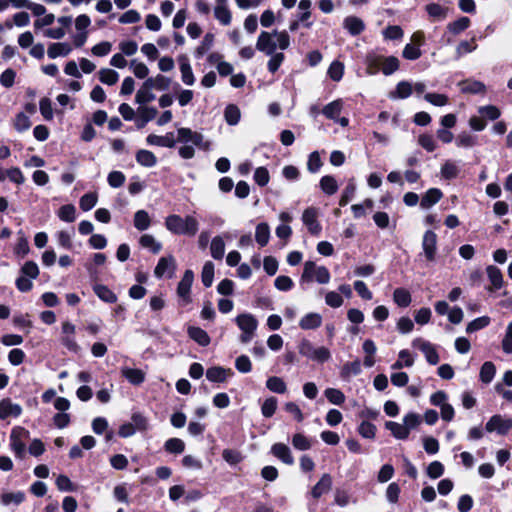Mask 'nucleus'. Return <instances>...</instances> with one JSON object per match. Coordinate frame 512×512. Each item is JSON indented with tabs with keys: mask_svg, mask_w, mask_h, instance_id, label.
<instances>
[{
	"mask_svg": "<svg viewBox=\"0 0 512 512\" xmlns=\"http://www.w3.org/2000/svg\"><path fill=\"white\" fill-rule=\"evenodd\" d=\"M290 46V36L287 31H262L256 42V49L266 55L277 53L276 50H286Z\"/></svg>",
	"mask_w": 512,
	"mask_h": 512,
	"instance_id": "1",
	"label": "nucleus"
},
{
	"mask_svg": "<svg viewBox=\"0 0 512 512\" xmlns=\"http://www.w3.org/2000/svg\"><path fill=\"white\" fill-rule=\"evenodd\" d=\"M366 73L376 75L382 72L388 76L399 69L400 62L395 56H384L376 51L367 53L365 57Z\"/></svg>",
	"mask_w": 512,
	"mask_h": 512,
	"instance_id": "2",
	"label": "nucleus"
},
{
	"mask_svg": "<svg viewBox=\"0 0 512 512\" xmlns=\"http://www.w3.org/2000/svg\"><path fill=\"white\" fill-rule=\"evenodd\" d=\"M165 227L175 235H185L192 237L199 230V222L193 215L181 217L177 214H171L165 218Z\"/></svg>",
	"mask_w": 512,
	"mask_h": 512,
	"instance_id": "3",
	"label": "nucleus"
},
{
	"mask_svg": "<svg viewBox=\"0 0 512 512\" xmlns=\"http://www.w3.org/2000/svg\"><path fill=\"white\" fill-rule=\"evenodd\" d=\"M299 353L307 359L317 362L325 363L331 359V351L324 346L316 347L312 342L307 339L300 341L298 345Z\"/></svg>",
	"mask_w": 512,
	"mask_h": 512,
	"instance_id": "4",
	"label": "nucleus"
},
{
	"mask_svg": "<svg viewBox=\"0 0 512 512\" xmlns=\"http://www.w3.org/2000/svg\"><path fill=\"white\" fill-rule=\"evenodd\" d=\"M235 323L241 330L240 342L249 343L255 336L258 327V320L251 313H242L236 316Z\"/></svg>",
	"mask_w": 512,
	"mask_h": 512,
	"instance_id": "5",
	"label": "nucleus"
},
{
	"mask_svg": "<svg viewBox=\"0 0 512 512\" xmlns=\"http://www.w3.org/2000/svg\"><path fill=\"white\" fill-rule=\"evenodd\" d=\"M39 276V267L34 261L25 262L20 269V276L15 285L20 292H28L33 288L32 280Z\"/></svg>",
	"mask_w": 512,
	"mask_h": 512,
	"instance_id": "6",
	"label": "nucleus"
},
{
	"mask_svg": "<svg viewBox=\"0 0 512 512\" xmlns=\"http://www.w3.org/2000/svg\"><path fill=\"white\" fill-rule=\"evenodd\" d=\"M330 278V272L325 266H317L313 261L305 262L301 282H311L315 280L319 284H327Z\"/></svg>",
	"mask_w": 512,
	"mask_h": 512,
	"instance_id": "7",
	"label": "nucleus"
},
{
	"mask_svg": "<svg viewBox=\"0 0 512 512\" xmlns=\"http://www.w3.org/2000/svg\"><path fill=\"white\" fill-rule=\"evenodd\" d=\"M30 436V433L27 429L21 426H15L10 433V447L11 450L15 453L16 457L23 459L26 455V444L25 440H27Z\"/></svg>",
	"mask_w": 512,
	"mask_h": 512,
	"instance_id": "8",
	"label": "nucleus"
},
{
	"mask_svg": "<svg viewBox=\"0 0 512 512\" xmlns=\"http://www.w3.org/2000/svg\"><path fill=\"white\" fill-rule=\"evenodd\" d=\"M177 142L193 145L203 150L209 149V143L203 140V135L201 133L192 131L190 128H179L177 130Z\"/></svg>",
	"mask_w": 512,
	"mask_h": 512,
	"instance_id": "9",
	"label": "nucleus"
},
{
	"mask_svg": "<svg viewBox=\"0 0 512 512\" xmlns=\"http://www.w3.org/2000/svg\"><path fill=\"white\" fill-rule=\"evenodd\" d=\"M512 427V419L505 418L500 414L490 417L485 425V430L489 433L496 432L499 435H505Z\"/></svg>",
	"mask_w": 512,
	"mask_h": 512,
	"instance_id": "10",
	"label": "nucleus"
},
{
	"mask_svg": "<svg viewBox=\"0 0 512 512\" xmlns=\"http://www.w3.org/2000/svg\"><path fill=\"white\" fill-rule=\"evenodd\" d=\"M412 346L419 349L425 356L427 362L431 365H436L439 362V355L435 346L423 338H415L412 341Z\"/></svg>",
	"mask_w": 512,
	"mask_h": 512,
	"instance_id": "11",
	"label": "nucleus"
},
{
	"mask_svg": "<svg viewBox=\"0 0 512 512\" xmlns=\"http://www.w3.org/2000/svg\"><path fill=\"white\" fill-rule=\"evenodd\" d=\"M194 281V273L192 270H186L182 279L177 286V295L181 299L182 305H187L191 302L190 291Z\"/></svg>",
	"mask_w": 512,
	"mask_h": 512,
	"instance_id": "12",
	"label": "nucleus"
},
{
	"mask_svg": "<svg viewBox=\"0 0 512 512\" xmlns=\"http://www.w3.org/2000/svg\"><path fill=\"white\" fill-rule=\"evenodd\" d=\"M302 222L308 231L313 235H319L322 227L318 221V210L314 207H308L303 211Z\"/></svg>",
	"mask_w": 512,
	"mask_h": 512,
	"instance_id": "13",
	"label": "nucleus"
},
{
	"mask_svg": "<svg viewBox=\"0 0 512 512\" xmlns=\"http://www.w3.org/2000/svg\"><path fill=\"white\" fill-rule=\"evenodd\" d=\"M422 249L426 259L430 262L435 260L437 252V235L432 230H427L422 239Z\"/></svg>",
	"mask_w": 512,
	"mask_h": 512,
	"instance_id": "14",
	"label": "nucleus"
},
{
	"mask_svg": "<svg viewBox=\"0 0 512 512\" xmlns=\"http://www.w3.org/2000/svg\"><path fill=\"white\" fill-rule=\"evenodd\" d=\"M176 269V261L172 255L161 257L154 269V274L157 278L167 276L171 278Z\"/></svg>",
	"mask_w": 512,
	"mask_h": 512,
	"instance_id": "15",
	"label": "nucleus"
},
{
	"mask_svg": "<svg viewBox=\"0 0 512 512\" xmlns=\"http://www.w3.org/2000/svg\"><path fill=\"white\" fill-rule=\"evenodd\" d=\"M22 407L12 402L10 398H5L0 401V419L7 420L8 418H17L22 414Z\"/></svg>",
	"mask_w": 512,
	"mask_h": 512,
	"instance_id": "16",
	"label": "nucleus"
},
{
	"mask_svg": "<svg viewBox=\"0 0 512 512\" xmlns=\"http://www.w3.org/2000/svg\"><path fill=\"white\" fill-rule=\"evenodd\" d=\"M178 63L182 82L187 86L194 85L196 79L189 59L185 55H181L178 57Z\"/></svg>",
	"mask_w": 512,
	"mask_h": 512,
	"instance_id": "17",
	"label": "nucleus"
},
{
	"mask_svg": "<svg viewBox=\"0 0 512 512\" xmlns=\"http://www.w3.org/2000/svg\"><path fill=\"white\" fill-rule=\"evenodd\" d=\"M486 274L490 282V286L487 288L488 291H496L503 287L504 279L501 270L494 266L489 265L486 267Z\"/></svg>",
	"mask_w": 512,
	"mask_h": 512,
	"instance_id": "18",
	"label": "nucleus"
},
{
	"mask_svg": "<svg viewBox=\"0 0 512 512\" xmlns=\"http://www.w3.org/2000/svg\"><path fill=\"white\" fill-rule=\"evenodd\" d=\"M332 488V477L330 474L325 473L321 476L320 480L314 485L311 490L313 498L318 499L322 495L328 493Z\"/></svg>",
	"mask_w": 512,
	"mask_h": 512,
	"instance_id": "19",
	"label": "nucleus"
},
{
	"mask_svg": "<svg viewBox=\"0 0 512 512\" xmlns=\"http://www.w3.org/2000/svg\"><path fill=\"white\" fill-rule=\"evenodd\" d=\"M72 50V45L68 42H55L49 45L47 54L49 58L55 59L68 56Z\"/></svg>",
	"mask_w": 512,
	"mask_h": 512,
	"instance_id": "20",
	"label": "nucleus"
},
{
	"mask_svg": "<svg viewBox=\"0 0 512 512\" xmlns=\"http://www.w3.org/2000/svg\"><path fill=\"white\" fill-rule=\"evenodd\" d=\"M146 142L149 145H154V146H159V147H168V148H172L176 144L174 134L171 132L167 133L164 136L150 134L147 136Z\"/></svg>",
	"mask_w": 512,
	"mask_h": 512,
	"instance_id": "21",
	"label": "nucleus"
},
{
	"mask_svg": "<svg viewBox=\"0 0 512 512\" xmlns=\"http://www.w3.org/2000/svg\"><path fill=\"white\" fill-rule=\"evenodd\" d=\"M271 453L281 460L283 463L287 465H292L294 463V458L291 454L290 448L283 443H275L271 447Z\"/></svg>",
	"mask_w": 512,
	"mask_h": 512,
	"instance_id": "22",
	"label": "nucleus"
},
{
	"mask_svg": "<svg viewBox=\"0 0 512 512\" xmlns=\"http://www.w3.org/2000/svg\"><path fill=\"white\" fill-rule=\"evenodd\" d=\"M443 193L438 188L428 189L422 196L420 206L422 209H429L442 198Z\"/></svg>",
	"mask_w": 512,
	"mask_h": 512,
	"instance_id": "23",
	"label": "nucleus"
},
{
	"mask_svg": "<svg viewBox=\"0 0 512 512\" xmlns=\"http://www.w3.org/2000/svg\"><path fill=\"white\" fill-rule=\"evenodd\" d=\"M233 375L230 368L211 367L206 372V377L211 382H224L226 379Z\"/></svg>",
	"mask_w": 512,
	"mask_h": 512,
	"instance_id": "24",
	"label": "nucleus"
},
{
	"mask_svg": "<svg viewBox=\"0 0 512 512\" xmlns=\"http://www.w3.org/2000/svg\"><path fill=\"white\" fill-rule=\"evenodd\" d=\"M322 324V316L319 313H308L299 321V326L303 330L317 329Z\"/></svg>",
	"mask_w": 512,
	"mask_h": 512,
	"instance_id": "25",
	"label": "nucleus"
},
{
	"mask_svg": "<svg viewBox=\"0 0 512 512\" xmlns=\"http://www.w3.org/2000/svg\"><path fill=\"white\" fill-rule=\"evenodd\" d=\"M343 26L353 36L359 35L365 29L364 22L356 16L346 17Z\"/></svg>",
	"mask_w": 512,
	"mask_h": 512,
	"instance_id": "26",
	"label": "nucleus"
},
{
	"mask_svg": "<svg viewBox=\"0 0 512 512\" xmlns=\"http://www.w3.org/2000/svg\"><path fill=\"white\" fill-rule=\"evenodd\" d=\"M121 374L133 385H140L145 380V373L140 369L123 367Z\"/></svg>",
	"mask_w": 512,
	"mask_h": 512,
	"instance_id": "27",
	"label": "nucleus"
},
{
	"mask_svg": "<svg viewBox=\"0 0 512 512\" xmlns=\"http://www.w3.org/2000/svg\"><path fill=\"white\" fill-rule=\"evenodd\" d=\"M413 92L412 84L408 81H401L396 85L394 91L389 94L391 99H406Z\"/></svg>",
	"mask_w": 512,
	"mask_h": 512,
	"instance_id": "28",
	"label": "nucleus"
},
{
	"mask_svg": "<svg viewBox=\"0 0 512 512\" xmlns=\"http://www.w3.org/2000/svg\"><path fill=\"white\" fill-rule=\"evenodd\" d=\"M459 87L462 93L478 94L485 91V85L477 80H465L459 82Z\"/></svg>",
	"mask_w": 512,
	"mask_h": 512,
	"instance_id": "29",
	"label": "nucleus"
},
{
	"mask_svg": "<svg viewBox=\"0 0 512 512\" xmlns=\"http://www.w3.org/2000/svg\"><path fill=\"white\" fill-rule=\"evenodd\" d=\"M188 335L191 339L199 345L205 347L210 344V337L205 330L200 327L190 326L188 328Z\"/></svg>",
	"mask_w": 512,
	"mask_h": 512,
	"instance_id": "30",
	"label": "nucleus"
},
{
	"mask_svg": "<svg viewBox=\"0 0 512 512\" xmlns=\"http://www.w3.org/2000/svg\"><path fill=\"white\" fill-rule=\"evenodd\" d=\"M343 109V101L341 99L334 100L324 106L322 113L323 115L331 120H336Z\"/></svg>",
	"mask_w": 512,
	"mask_h": 512,
	"instance_id": "31",
	"label": "nucleus"
},
{
	"mask_svg": "<svg viewBox=\"0 0 512 512\" xmlns=\"http://www.w3.org/2000/svg\"><path fill=\"white\" fill-rule=\"evenodd\" d=\"M385 428L389 430L396 439L404 440L409 437L407 427L404 426L403 423L387 421L385 423Z\"/></svg>",
	"mask_w": 512,
	"mask_h": 512,
	"instance_id": "32",
	"label": "nucleus"
},
{
	"mask_svg": "<svg viewBox=\"0 0 512 512\" xmlns=\"http://www.w3.org/2000/svg\"><path fill=\"white\" fill-rule=\"evenodd\" d=\"M393 301L397 306L406 308L411 304L412 297L407 289L396 288L393 292Z\"/></svg>",
	"mask_w": 512,
	"mask_h": 512,
	"instance_id": "33",
	"label": "nucleus"
},
{
	"mask_svg": "<svg viewBox=\"0 0 512 512\" xmlns=\"http://www.w3.org/2000/svg\"><path fill=\"white\" fill-rule=\"evenodd\" d=\"M270 239V227L267 223L262 222L256 226L255 229V240L261 246L264 247L268 244Z\"/></svg>",
	"mask_w": 512,
	"mask_h": 512,
	"instance_id": "34",
	"label": "nucleus"
},
{
	"mask_svg": "<svg viewBox=\"0 0 512 512\" xmlns=\"http://www.w3.org/2000/svg\"><path fill=\"white\" fill-rule=\"evenodd\" d=\"M496 374V366L491 361H486L480 368L479 378L484 384H489Z\"/></svg>",
	"mask_w": 512,
	"mask_h": 512,
	"instance_id": "35",
	"label": "nucleus"
},
{
	"mask_svg": "<svg viewBox=\"0 0 512 512\" xmlns=\"http://www.w3.org/2000/svg\"><path fill=\"white\" fill-rule=\"evenodd\" d=\"M99 81L105 85H115L119 80V74L110 68H101L98 71Z\"/></svg>",
	"mask_w": 512,
	"mask_h": 512,
	"instance_id": "36",
	"label": "nucleus"
},
{
	"mask_svg": "<svg viewBox=\"0 0 512 512\" xmlns=\"http://www.w3.org/2000/svg\"><path fill=\"white\" fill-rule=\"evenodd\" d=\"M136 161L144 167H153L157 163L156 156L149 150L141 149L136 153Z\"/></svg>",
	"mask_w": 512,
	"mask_h": 512,
	"instance_id": "37",
	"label": "nucleus"
},
{
	"mask_svg": "<svg viewBox=\"0 0 512 512\" xmlns=\"http://www.w3.org/2000/svg\"><path fill=\"white\" fill-rule=\"evenodd\" d=\"M134 227L139 231L147 230L151 225V219L147 211L138 210L134 214Z\"/></svg>",
	"mask_w": 512,
	"mask_h": 512,
	"instance_id": "38",
	"label": "nucleus"
},
{
	"mask_svg": "<svg viewBox=\"0 0 512 512\" xmlns=\"http://www.w3.org/2000/svg\"><path fill=\"white\" fill-rule=\"evenodd\" d=\"M93 291L104 302L115 303L117 301L116 294L105 285L96 284Z\"/></svg>",
	"mask_w": 512,
	"mask_h": 512,
	"instance_id": "39",
	"label": "nucleus"
},
{
	"mask_svg": "<svg viewBox=\"0 0 512 512\" xmlns=\"http://www.w3.org/2000/svg\"><path fill=\"white\" fill-rule=\"evenodd\" d=\"M459 172L460 169L458 165L451 160L445 161L440 169L441 177L446 180L455 179L458 176Z\"/></svg>",
	"mask_w": 512,
	"mask_h": 512,
	"instance_id": "40",
	"label": "nucleus"
},
{
	"mask_svg": "<svg viewBox=\"0 0 512 512\" xmlns=\"http://www.w3.org/2000/svg\"><path fill=\"white\" fill-rule=\"evenodd\" d=\"M266 387L268 390L278 394H284L287 391L285 381L278 376H271L266 380Z\"/></svg>",
	"mask_w": 512,
	"mask_h": 512,
	"instance_id": "41",
	"label": "nucleus"
},
{
	"mask_svg": "<svg viewBox=\"0 0 512 512\" xmlns=\"http://www.w3.org/2000/svg\"><path fill=\"white\" fill-rule=\"evenodd\" d=\"M210 252L211 256L216 260H220L223 258L225 253V243L221 236H215L211 240Z\"/></svg>",
	"mask_w": 512,
	"mask_h": 512,
	"instance_id": "42",
	"label": "nucleus"
},
{
	"mask_svg": "<svg viewBox=\"0 0 512 512\" xmlns=\"http://www.w3.org/2000/svg\"><path fill=\"white\" fill-rule=\"evenodd\" d=\"M139 243L143 248L149 249L154 254L159 253L162 249V244L150 234L142 235L139 239Z\"/></svg>",
	"mask_w": 512,
	"mask_h": 512,
	"instance_id": "43",
	"label": "nucleus"
},
{
	"mask_svg": "<svg viewBox=\"0 0 512 512\" xmlns=\"http://www.w3.org/2000/svg\"><path fill=\"white\" fill-rule=\"evenodd\" d=\"M57 216L63 222L72 223L76 220V208L72 204H66L59 208Z\"/></svg>",
	"mask_w": 512,
	"mask_h": 512,
	"instance_id": "44",
	"label": "nucleus"
},
{
	"mask_svg": "<svg viewBox=\"0 0 512 512\" xmlns=\"http://www.w3.org/2000/svg\"><path fill=\"white\" fill-rule=\"evenodd\" d=\"M398 357V360L392 364V369L398 370L402 369L403 367H411L414 364L413 356L406 349L401 350L398 354Z\"/></svg>",
	"mask_w": 512,
	"mask_h": 512,
	"instance_id": "45",
	"label": "nucleus"
},
{
	"mask_svg": "<svg viewBox=\"0 0 512 512\" xmlns=\"http://www.w3.org/2000/svg\"><path fill=\"white\" fill-rule=\"evenodd\" d=\"M25 494L23 492H7L3 493L0 496V503L4 506H9L11 504L19 505L24 501Z\"/></svg>",
	"mask_w": 512,
	"mask_h": 512,
	"instance_id": "46",
	"label": "nucleus"
},
{
	"mask_svg": "<svg viewBox=\"0 0 512 512\" xmlns=\"http://www.w3.org/2000/svg\"><path fill=\"white\" fill-rule=\"evenodd\" d=\"M319 185L321 190L327 195L335 194L339 187L336 179L330 175L323 176Z\"/></svg>",
	"mask_w": 512,
	"mask_h": 512,
	"instance_id": "47",
	"label": "nucleus"
},
{
	"mask_svg": "<svg viewBox=\"0 0 512 512\" xmlns=\"http://www.w3.org/2000/svg\"><path fill=\"white\" fill-rule=\"evenodd\" d=\"M470 26V19L468 17H460L459 19L450 22L447 25V30L453 35H458L465 31Z\"/></svg>",
	"mask_w": 512,
	"mask_h": 512,
	"instance_id": "48",
	"label": "nucleus"
},
{
	"mask_svg": "<svg viewBox=\"0 0 512 512\" xmlns=\"http://www.w3.org/2000/svg\"><path fill=\"white\" fill-rule=\"evenodd\" d=\"M214 16L222 25H229L232 20V15L226 4L217 5L214 8Z\"/></svg>",
	"mask_w": 512,
	"mask_h": 512,
	"instance_id": "49",
	"label": "nucleus"
},
{
	"mask_svg": "<svg viewBox=\"0 0 512 512\" xmlns=\"http://www.w3.org/2000/svg\"><path fill=\"white\" fill-rule=\"evenodd\" d=\"M361 363L359 360L347 362L343 365L341 370V376L345 379H349L352 376L359 375L361 373Z\"/></svg>",
	"mask_w": 512,
	"mask_h": 512,
	"instance_id": "50",
	"label": "nucleus"
},
{
	"mask_svg": "<svg viewBox=\"0 0 512 512\" xmlns=\"http://www.w3.org/2000/svg\"><path fill=\"white\" fill-rule=\"evenodd\" d=\"M73 235H74L73 231L70 232V231H66V230H61L55 234V238L60 247L67 249V250H71L73 248V243H72Z\"/></svg>",
	"mask_w": 512,
	"mask_h": 512,
	"instance_id": "51",
	"label": "nucleus"
},
{
	"mask_svg": "<svg viewBox=\"0 0 512 512\" xmlns=\"http://www.w3.org/2000/svg\"><path fill=\"white\" fill-rule=\"evenodd\" d=\"M30 252L29 243L22 231L18 232L17 243L14 248V253L23 258Z\"/></svg>",
	"mask_w": 512,
	"mask_h": 512,
	"instance_id": "52",
	"label": "nucleus"
},
{
	"mask_svg": "<svg viewBox=\"0 0 512 512\" xmlns=\"http://www.w3.org/2000/svg\"><path fill=\"white\" fill-rule=\"evenodd\" d=\"M426 11L430 17L435 20H443L447 17L448 9L437 3H430L426 6Z\"/></svg>",
	"mask_w": 512,
	"mask_h": 512,
	"instance_id": "53",
	"label": "nucleus"
},
{
	"mask_svg": "<svg viewBox=\"0 0 512 512\" xmlns=\"http://www.w3.org/2000/svg\"><path fill=\"white\" fill-rule=\"evenodd\" d=\"M155 98L156 95L153 93V90L141 86L136 92L135 102L139 105H145L152 102Z\"/></svg>",
	"mask_w": 512,
	"mask_h": 512,
	"instance_id": "54",
	"label": "nucleus"
},
{
	"mask_svg": "<svg viewBox=\"0 0 512 512\" xmlns=\"http://www.w3.org/2000/svg\"><path fill=\"white\" fill-rule=\"evenodd\" d=\"M97 201H98V195L96 192L86 193L80 198L79 206H80L81 210L86 212V211L91 210L93 207H95V205L97 204Z\"/></svg>",
	"mask_w": 512,
	"mask_h": 512,
	"instance_id": "55",
	"label": "nucleus"
},
{
	"mask_svg": "<svg viewBox=\"0 0 512 512\" xmlns=\"http://www.w3.org/2000/svg\"><path fill=\"white\" fill-rule=\"evenodd\" d=\"M278 401L275 397H268L264 400L261 406V413L265 418H270L276 412Z\"/></svg>",
	"mask_w": 512,
	"mask_h": 512,
	"instance_id": "56",
	"label": "nucleus"
},
{
	"mask_svg": "<svg viewBox=\"0 0 512 512\" xmlns=\"http://www.w3.org/2000/svg\"><path fill=\"white\" fill-rule=\"evenodd\" d=\"M129 67L132 70L135 77L139 79H144L149 74V68L143 62H139L136 59H133L129 62Z\"/></svg>",
	"mask_w": 512,
	"mask_h": 512,
	"instance_id": "57",
	"label": "nucleus"
},
{
	"mask_svg": "<svg viewBox=\"0 0 512 512\" xmlns=\"http://www.w3.org/2000/svg\"><path fill=\"white\" fill-rule=\"evenodd\" d=\"M30 23V16L27 12H18L13 15V22L6 21L5 26L7 28H12L13 25L17 27H26Z\"/></svg>",
	"mask_w": 512,
	"mask_h": 512,
	"instance_id": "58",
	"label": "nucleus"
},
{
	"mask_svg": "<svg viewBox=\"0 0 512 512\" xmlns=\"http://www.w3.org/2000/svg\"><path fill=\"white\" fill-rule=\"evenodd\" d=\"M214 278V264L211 261H207L201 273V280L205 287H210L212 285Z\"/></svg>",
	"mask_w": 512,
	"mask_h": 512,
	"instance_id": "59",
	"label": "nucleus"
},
{
	"mask_svg": "<svg viewBox=\"0 0 512 512\" xmlns=\"http://www.w3.org/2000/svg\"><path fill=\"white\" fill-rule=\"evenodd\" d=\"M224 117L229 125H236L240 120V110L235 105H228L224 111Z\"/></svg>",
	"mask_w": 512,
	"mask_h": 512,
	"instance_id": "60",
	"label": "nucleus"
},
{
	"mask_svg": "<svg viewBox=\"0 0 512 512\" xmlns=\"http://www.w3.org/2000/svg\"><path fill=\"white\" fill-rule=\"evenodd\" d=\"M324 394L327 400L334 405H341L345 401V395L339 389L327 388Z\"/></svg>",
	"mask_w": 512,
	"mask_h": 512,
	"instance_id": "61",
	"label": "nucleus"
},
{
	"mask_svg": "<svg viewBox=\"0 0 512 512\" xmlns=\"http://www.w3.org/2000/svg\"><path fill=\"white\" fill-rule=\"evenodd\" d=\"M490 324V318L488 316H482L472 320L466 327L467 333H474L487 327Z\"/></svg>",
	"mask_w": 512,
	"mask_h": 512,
	"instance_id": "62",
	"label": "nucleus"
},
{
	"mask_svg": "<svg viewBox=\"0 0 512 512\" xmlns=\"http://www.w3.org/2000/svg\"><path fill=\"white\" fill-rule=\"evenodd\" d=\"M292 445L300 451L309 450L312 446L311 440L301 433H297L292 438Z\"/></svg>",
	"mask_w": 512,
	"mask_h": 512,
	"instance_id": "63",
	"label": "nucleus"
},
{
	"mask_svg": "<svg viewBox=\"0 0 512 512\" xmlns=\"http://www.w3.org/2000/svg\"><path fill=\"white\" fill-rule=\"evenodd\" d=\"M344 74V65L340 61H333L328 68V75L333 81H340Z\"/></svg>",
	"mask_w": 512,
	"mask_h": 512,
	"instance_id": "64",
	"label": "nucleus"
}]
</instances>
